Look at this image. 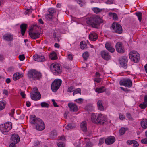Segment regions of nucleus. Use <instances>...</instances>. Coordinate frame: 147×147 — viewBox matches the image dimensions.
Here are the masks:
<instances>
[{"mask_svg":"<svg viewBox=\"0 0 147 147\" xmlns=\"http://www.w3.org/2000/svg\"><path fill=\"white\" fill-rule=\"evenodd\" d=\"M30 122L35 125V128L37 130L42 131L45 128V126L43 121L39 118H36L34 115L30 116Z\"/></svg>","mask_w":147,"mask_h":147,"instance_id":"1","label":"nucleus"},{"mask_svg":"<svg viewBox=\"0 0 147 147\" xmlns=\"http://www.w3.org/2000/svg\"><path fill=\"white\" fill-rule=\"evenodd\" d=\"M86 20L87 24L95 28H98L100 24L103 22V20L96 15L92 16L90 18H87Z\"/></svg>","mask_w":147,"mask_h":147,"instance_id":"2","label":"nucleus"},{"mask_svg":"<svg viewBox=\"0 0 147 147\" xmlns=\"http://www.w3.org/2000/svg\"><path fill=\"white\" fill-rule=\"evenodd\" d=\"M91 120L92 121L95 123H98L102 124L107 121V117L106 116L101 114H98L96 116L94 114L91 115Z\"/></svg>","mask_w":147,"mask_h":147,"instance_id":"3","label":"nucleus"},{"mask_svg":"<svg viewBox=\"0 0 147 147\" xmlns=\"http://www.w3.org/2000/svg\"><path fill=\"white\" fill-rule=\"evenodd\" d=\"M129 58L135 63L138 62L139 60L140 56L139 54L135 51H131L129 54Z\"/></svg>","mask_w":147,"mask_h":147,"instance_id":"4","label":"nucleus"},{"mask_svg":"<svg viewBox=\"0 0 147 147\" xmlns=\"http://www.w3.org/2000/svg\"><path fill=\"white\" fill-rule=\"evenodd\" d=\"M28 75L30 78L34 80L39 79L42 77L41 73L35 70H32L30 71L28 73Z\"/></svg>","mask_w":147,"mask_h":147,"instance_id":"5","label":"nucleus"},{"mask_svg":"<svg viewBox=\"0 0 147 147\" xmlns=\"http://www.w3.org/2000/svg\"><path fill=\"white\" fill-rule=\"evenodd\" d=\"M61 80L59 79H56L52 83L51 88L53 92H56L59 88L61 84Z\"/></svg>","mask_w":147,"mask_h":147,"instance_id":"6","label":"nucleus"},{"mask_svg":"<svg viewBox=\"0 0 147 147\" xmlns=\"http://www.w3.org/2000/svg\"><path fill=\"white\" fill-rule=\"evenodd\" d=\"M3 127L1 130L3 134H7L8 132L12 128V124L11 122H9L6 123L2 125Z\"/></svg>","mask_w":147,"mask_h":147,"instance_id":"7","label":"nucleus"},{"mask_svg":"<svg viewBox=\"0 0 147 147\" xmlns=\"http://www.w3.org/2000/svg\"><path fill=\"white\" fill-rule=\"evenodd\" d=\"M51 69L53 73L55 75H58L61 72L60 66L58 64L53 63L51 65Z\"/></svg>","mask_w":147,"mask_h":147,"instance_id":"8","label":"nucleus"},{"mask_svg":"<svg viewBox=\"0 0 147 147\" xmlns=\"http://www.w3.org/2000/svg\"><path fill=\"white\" fill-rule=\"evenodd\" d=\"M119 84L121 86H124L126 87L130 88L132 86V82L130 79L125 78L121 80Z\"/></svg>","mask_w":147,"mask_h":147,"instance_id":"9","label":"nucleus"},{"mask_svg":"<svg viewBox=\"0 0 147 147\" xmlns=\"http://www.w3.org/2000/svg\"><path fill=\"white\" fill-rule=\"evenodd\" d=\"M36 26L35 25L31 27L29 30V34L30 36L32 39H35L38 38L40 35V34L39 33H34L32 32L34 30L35 27H36Z\"/></svg>","mask_w":147,"mask_h":147,"instance_id":"10","label":"nucleus"},{"mask_svg":"<svg viewBox=\"0 0 147 147\" xmlns=\"http://www.w3.org/2000/svg\"><path fill=\"white\" fill-rule=\"evenodd\" d=\"M112 27L113 32L119 34L122 32V28L121 25L119 24L116 23H114L112 24Z\"/></svg>","mask_w":147,"mask_h":147,"instance_id":"11","label":"nucleus"},{"mask_svg":"<svg viewBox=\"0 0 147 147\" xmlns=\"http://www.w3.org/2000/svg\"><path fill=\"white\" fill-rule=\"evenodd\" d=\"M115 47L116 50L118 52L120 53H123L124 52L125 49L122 42H117L116 44Z\"/></svg>","mask_w":147,"mask_h":147,"instance_id":"12","label":"nucleus"},{"mask_svg":"<svg viewBox=\"0 0 147 147\" xmlns=\"http://www.w3.org/2000/svg\"><path fill=\"white\" fill-rule=\"evenodd\" d=\"M101 54L102 58L105 60H109L111 57L109 53L105 51H101Z\"/></svg>","mask_w":147,"mask_h":147,"instance_id":"13","label":"nucleus"},{"mask_svg":"<svg viewBox=\"0 0 147 147\" xmlns=\"http://www.w3.org/2000/svg\"><path fill=\"white\" fill-rule=\"evenodd\" d=\"M115 141V137L113 136H110L105 139V142L107 144L110 145L113 143Z\"/></svg>","mask_w":147,"mask_h":147,"instance_id":"14","label":"nucleus"},{"mask_svg":"<svg viewBox=\"0 0 147 147\" xmlns=\"http://www.w3.org/2000/svg\"><path fill=\"white\" fill-rule=\"evenodd\" d=\"M33 57L35 61L42 62L45 60V58L43 56L35 55H34Z\"/></svg>","mask_w":147,"mask_h":147,"instance_id":"15","label":"nucleus"},{"mask_svg":"<svg viewBox=\"0 0 147 147\" xmlns=\"http://www.w3.org/2000/svg\"><path fill=\"white\" fill-rule=\"evenodd\" d=\"M41 97V95L39 92L31 94V98L34 100H39L40 99Z\"/></svg>","mask_w":147,"mask_h":147,"instance_id":"16","label":"nucleus"},{"mask_svg":"<svg viewBox=\"0 0 147 147\" xmlns=\"http://www.w3.org/2000/svg\"><path fill=\"white\" fill-rule=\"evenodd\" d=\"M11 139L12 142L17 143L19 142L20 138L18 135L16 134H13L11 137Z\"/></svg>","mask_w":147,"mask_h":147,"instance_id":"17","label":"nucleus"},{"mask_svg":"<svg viewBox=\"0 0 147 147\" xmlns=\"http://www.w3.org/2000/svg\"><path fill=\"white\" fill-rule=\"evenodd\" d=\"M4 39L7 41H11L13 39V36L11 34H7L3 36Z\"/></svg>","mask_w":147,"mask_h":147,"instance_id":"18","label":"nucleus"},{"mask_svg":"<svg viewBox=\"0 0 147 147\" xmlns=\"http://www.w3.org/2000/svg\"><path fill=\"white\" fill-rule=\"evenodd\" d=\"M68 106L70 108V111H76L78 110V108L77 105L73 103H69Z\"/></svg>","mask_w":147,"mask_h":147,"instance_id":"19","label":"nucleus"},{"mask_svg":"<svg viewBox=\"0 0 147 147\" xmlns=\"http://www.w3.org/2000/svg\"><path fill=\"white\" fill-rule=\"evenodd\" d=\"M98 37V35L95 32H92L89 35V39L91 40L95 41Z\"/></svg>","mask_w":147,"mask_h":147,"instance_id":"20","label":"nucleus"},{"mask_svg":"<svg viewBox=\"0 0 147 147\" xmlns=\"http://www.w3.org/2000/svg\"><path fill=\"white\" fill-rule=\"evenodd\" d=\"M105 47L107 50L111 52H113L115 51V49L111 46L110 43H109L108 42H107L106 43Z\"/></svg>","mask_w":147,"mask_h":147,"instance_id":"21","label":"nucleus"},{"mask_svg":"<svg viewBox=\"0 0 147 147\" xmlns=\"http://www.w3.org/2000/svg\"><path fill=\"white\" fill-rule=\"evenodd\" d=\"M27 25L26 24H23L20 25V28L21 29V33L22 35L23 36L27 28Z\"/></svg>","mask_w":147,"mask_h":147,"instance_id":"22","label":"nucleus"},{"mask_svg":"<svg viewBox=\"0 0 147 147\" xmlns=\"http://www.w3.org/2000/svg\"><path fill=\"white\" fill-rule=\"evenodd\" d=\"M127 60L126 59H122L120 61V63L122 67L125 68L127 67Z\"/></svg>","mask_w":147,"mask_h":147,"instance_id":"23","label":"nucleus"},{"mask_svg":"<svg viewBox=\"0 0 147 147\" xmlns=\"http://www.w3.org/2000/svg\"><path fill=\"white\" fill-rule=\"evenodd\" d=\"M80 127L83 131L86 132L87 131V123L86 122H82L80 125Z\"/></svg>","mask_w":147,"mask_h":147,"instance_id":"24","label":"nucleus"},{"mask_svg":"<svg viewBox=\"0 0 147 147\" xmlns=\"http://www.w3.org/2000/svg\"><path fill=\"white\" fill-rule=\"evenodd\" d=\"M103 102L102 100H99L97 102V105L98 109L101 111H103L104 109L103 105Z\"/></svg>","mask_w":147,"mask_h":147,"instance_id":"25","label":"nucleus"},{"mask_svg":"<svg viewBox=\"0 0 147 147\" xmlns=\"http://www.w3.org/2000/svg\"><path fill=\"white\" fill-rule=\"evenodd\" d=\"M22 75L19 73L17 72L14 74L13 76V79L15 80H16L22 77Z\"/></svg>","mask_w":147,"mask_h":147,"instance_id":"26","label":"nucleus"},{"mask_svg":"<svg viewBox=\"0 0 147 147\" xmlns=\"http://www.w3.org/2000/svg\"><path fill=\"white\" fill-rule=\"evenodd\" d=\"M50 58L52 60L56 59L57 58L56 53L54 51L52 52L49 55Z\"/></svg>","mask_w":147,"mask_h":147,"instance_id":"27","label":"nucleus"},{"mask_svg":"<svg viewBox=\"0 0 147 147\" xmlns=\"http://www.w3.org/2000/svg\"><path fill=\"white\" fill-rule=\"evenodd\" d=\"M141 125L143 128L146 129L147 128V120L143 119L141 122Z\"/></svg>","mask_w":147,"mask_h":147,"instance_id":"28","label":"nucleus"},{"mask_svg":"<svg viewBox=\"0 0 147 147\" xmlns=\"http://www.w3.org/2000/svg\"><path fill=\"white\" fill-rule=\"evenodd\" d=\"M105 88L104 86H102L100 88H96L95 91L98 93H102L105 91Z\"/></svg>","mask_w":147,"mask_h":147,"instance_id":"29","label":"nucleus"},{"mask_svg":"<svg viewBox=\"0 0 147 147\" xmlns=\"http://www.w3.org/2000/svg\"><path fill=\"white\" fill-rule=\"evenodd\" d=\"M108 15L109 16L112 17L114 20H117V16L115 13L110 12L109 13Z\"/></svg>","mask_w":147,"mask_h":147,"instance_id":"30","label":"nucleus"},{"mask_svg":"<svg viewBox=\"0 0 147 147\" xmlns=\"http://www.w3.org/2000/svg\"><path fill=\"white\" fill-rule=\"evenodd\" d=\"M6 102L5 100L1 101V110H3L5 107Z\"/></svg>","mask_w":147,"mask_h":147,"instance_id":"31","label":"nucleus"},{"mask_svg":"<svg viewBox=\"0 0 147 147\" xmlns=\"http://www.w3.org/2000/svg\"><path fill=\"white\" fill-rule=\"evenodd\" d=\"M80 45V48L82 49H84L87 48V44L85 42L82 41L81 42Z\"/></svg>","mask_w":147,"mask_h":147,"instance_id":"32","label":"nucleus"},{"mask_svg":"<svg viewBox=\"0 0 147 147\" xmlns=\"http://www.w3.org/2000/svg\"><path fill=\"white\" fill-rule=\"evenodd\" d=\"M92 10L96 13H99L101 12L102 10V9H100L97 7L93 8L92 9Z\"/></svg>","mask_w":147,"mask_h":147,"instance_id":"33","label":"nucleus"},{"mask_svg":"<svg viewBox=\"0 0 147 147\" xmlns=\"http://www.w3.org/2000/svg\"><path fill=\"white\" fill-rule=\"evenodd\" d=\"M82 56L84 60H86L89 56L88 53L87 52H85L83 54Z\"/></svg>","mask_w":147,"mask_h":147,"instance_id":"34","label":"nucleus"},{"mask_svg":"<svg viewBox=\"0 0 147 147\" xmlns=\"http://www.w3.org/2000/svg\"><path fill=\"white\" fill-rule=\"evenodd\" d=\"M57 135V131L55 130H53L50 133V136L52 138H53L56 136Z\"/></svg>","mask_w":147,"mask_h":147,"instance_id":"35","label":"nucleus"},{"mask_svg":"<svg viewBox=\"0 0 147 147\" xmlns=\"http://www.w3.org/2000/svg\"><path fill=\"white\" fill-rule=\"evenodd\" d=\"M136 16H138L139 20L141 21L142 18V14L141 12H138L136 13Z\"/></svg>","mask_w":147,"mask_h":147,"instance_id":"36","label":"nucleus"},{"mask_svg":"<svg viewBox=\"0 0 147 147\" xmlns=\"http://www.w3.org/2000/svg\"><path fill=\"white\" fill-rule=\"evenodd\" d=\"M75 127V126L71 124H69L67 125L66 127V128L67 130H69V129L73 128Z\"/></svg>","mask_w":147,"mask_h":147,"instance_id":"37","label":"nucleus"},{"mask_svg":"<svg viewBox=\"0 0 147 147\" xmlns=\"http://www.w3.org/2000/svg\"><path fill=\"white\" fill-rule=\"evenodd\" d=\"M41 105L42 107H48L49 106V104L45 102H42L41 103Z\"/></svg>","mask_w":147,"mask_h":147,"instance_id":"38","label":"nucleus"},{"mask_svg":"<svg viewBox=\"0 0 147 147\" xmlns=\"http://www.w3.org/2000/svg\"><path fill=\"white\" fill-rule=\"evenodd\" d=\"M139 107L142 109H144L147 107V104L145 102L141 104L140 105Z\"/></svg>","mask_w":147,"mask_h":147,"instance_id":"39","label":"nucleus"},{"mask_svg":"<svg viewBox=\"0 0 147 147\" xmlns=\"http://www.w3.org/2000/svg\"><path fill=\"white\" fill-rule=\"evenodd\" d=\"M46 18L47 19H49V20L52 19L53 18V15L49 13L47 14L46 15Z\"/></svg>","mask_w":147,"mask_h":147,"instance_id":"40","label":"nucleus"},{"mask_svg":"<svg viewBox=\"0 0 147 147\" xmlns=\"http://www.w3.org/2000/svg\"><path fill=\"white\" fill-rule=\"evenodd\" d=\"M74 87L73 86H71L68 88L67 89V91L69 92H71L74 90Z\"/></svg>","mask_w":147,"mask_h":147,"instance_id":"41","label":"nucleus"},{"mask_svg":"<svg viewBox=\"0 0 147 147\" xmlns=\"http://www.w3.org/2000/svg\"><path fill=\"white\" fill-rule=\"evenodd\" d=\"M81 90L79 88H78L76 89L75 91H74L73 93V95H74L79 93L80 94H81Z\"/></svg>","mask_w":147,"mask_h":147,"instance_id":"42","label":"nucleus"},{"mask_svg":"<svg viewBox=\"0 0 147 147\" xmlns=\"http://www.w3.org/2000/svg\"><path fill=\"white\" fill-rule=\"evenodd\" d=\"M49 13L53 15L55 12V10L54 9L51 8L49 9Z\"/></svg>","mask_w":147,"mask_h":147,"instance_id":"43","label":"nucleus"},{"mask_svg":"<svg viewBox=\"0 0 147 147\" xmlns=\"http://www.w3.org/2000/svg\"><path fill=\"white\" fill-rule=\"evenodd\" d=\"M57 146L59 147H65V144L62 142H60L57 144Z\"/></svg>","mask_w":147,"mask_h":147,"instance_id":"44","label":"nucleus"},{"mask_svg":"<svg viewBox=\"0 0 147 147\" xmlns=\"http://www.w3.org/2000/svg\"><path fill=\"white\" fill-rule=\"evenodd\" d=\"M2 93L5 96H7L8 95V91L5 89L2 90Z\"/></svg>","mask_w":147,"mask_h":147,"instance_id":"45","label":"nucleus"},{"mask_svg":"<svg viewBox=\"0 0 147 147\" xmlns=\"http://www.w3.org/2000/svg\"><path fill=\"white\" fill-rule=\"evenodd\" d=\"M125 131V128H121L119 131L120 134L121 135H122L123 134Z\"/></svg>","mask_w":147,"mask_h":147,"instance_id":"46","label":"nucleus"},{"mask_svg":"<svg viewBox=\"0 0 147 147\" xmlns=\"http://www.w3.org/2000/svg\"><path fill=\"white\" fill-rule=\"evenodd\" d=\"M15 113V109H12L11 110L10 112L9 113V114L10 116L13 117V115Z\"/></svg>","mask_w":147,"mask_h":147,"instance_id":"47","label":"nucleus"},{"mask_svg":"<svg viewBox=\"0 0 147 147\" xmlns=\"http://www.w3.org/2000/svg\"><path fill=\"white\" fill-rule=\"evenodd\" d=\"M77 3L82 7L84 6L85 4L84 2L82 1L81 0H78Z\"/></svg>","mask_w":147,"mask_h":147,"instance_id":"48","label":"nucleus"},{"mask_svg":"<svg viewBox=\"0 0 147 147\" xmlns=\"http://www.w3.org/2000/svg\"><path fill=\"white\" fill-rule=\"evenodd\" d=\"M83 100L81 98H79L78 99H76L75 101L78 103H81L83 102Z\"/></svg>","mask_w":147,"mask_h":147,"instance_id":"49","label":"nucleus"},{"mask_svg":"<svg viewBox=\"0 0 147 147\" xmlns=\"http://www.w3.org/2000/svg\"><path fill=\"white\" fill-rule=\"evenodd\" d=\"M19 58L21 61L24 60L25 58V57L24 55H19Z\"/></svg>","mask_w":147,"mask_h":147,"instance_id":"50","label":"nucleus"},{"mask_svg":"<svg viewBox=\"0 0 147 147\" xmlns=\"http://www.w3.org/2000/svg\"><path fill=\"white\" fill-rule=\"evenodd\" d=\"M119 118L120 120H123L125 119V117L124 115L120 113L119 114Z\"/></svg>","mask_w":147,"mask_h":147,"instance_id":"51","label":"nucleus"},{"mask_svg":"<svg viewBox=\"0 0 147 147\" xmlns=\"http://www.w3.org/2000/svg\"><path fill=\"white\" fill-rule=\"evenodd\" d=\"M73 58V57L72 54H69L67 55V58L70 60H72Z\"/></svg>","mask_w":147,"mask_h":147,"instance_id":"52","label":"nucleus"},{"mask_svg":"<svg viewBox=\"0 0 147 147\" xmlns=\"http://www.w3.org/2000/svg\"><path fill=\"white\" fill-rule=\"evenodd\" d=\"M94 81L97 83H99L101 81V78H95L94 79Z\"/></svg>","mask_w":147,"mask_h":147,"instance_id":"53","label":"nucleus"},{"mask_svg":"<svg viewBox=\"0 0 147 147\" xmlns=\"http://www.w3.org/2000/svg\"><path fill=\"white\" fill-rule=\"evenodd\" d=\"M93 145V144L90 142H89L86 143V147H92Z\"/></svg>","mask_w":147,"mask_h":147,"instance_id":"54","label":"nucleus"},{"mask_svg":"<svg viewBox=\"0 0 147 147\" xmlns=\"http://www.w3.org/2000/svg\"><path fill=\"white\" fill-rule=\"evenodd\" d=\"M133 147H137L138 146V144L137 142L135 140L134 141L133 143Z\"/></svg>","mask_w":147,"mask_h":147,"instance_id":"55","label":"nucleus"},{"mask_svg":"<svg viewBox=\"0 0 147 147\" xmlns=\"http://www.w3.org/2000/svg\"><path fill=\"white\" fill-rule=\"evenodd\" d=\"M126 116L128 118L129 120H132V118L131 115L129 113H127L126 114Z\"/></svg>","mask_w":147,"mask_h":147,"instance_id":"56","label":"nucleus"},{"mask_svg":"<svg viewBox=\"0 0 147 147\" xmlns=\"http://www.w3.org/2000/svg\"><path fill=\"white\" fill-rule=\"evenodd\" d=\"M141 142L143 144H147V138L143 139L141 140Z\"/></svg>","mask_w":147,"mask_h":147,"instance_id":"57","label":"nucleus"},{"mask_svg":"<svg viewBox=\"0 0 147 147\" xmlns=\"http://www.w3.org/2000/svg\"><path fill=\"white\" fill-rule=\"evenodd\" d=\"M39 93L38 90V89L36 87H34L33 88V93Z\"/></svg>","mask_w":147,"mask_h":147,"instance_id":"58","label":"nucleus"},{"mask_svg":"<svg viewBox=\"0 0 147 147\" xmlns=\"http://www.w3.org/2000/svg\"><path fill=\"white\" fill-rule=\"evenodd\" d=\"M105 3L107 4H111L113 3V0H107Z\"/></svg>","mask_w":147,"mask_h":147,"instance_id":"59","label":"nucleus"},{"mask_svg":"<svg viewBox=\"0 0 147 147\" xmlns=\"http://www.w3.org/2000/svg\"><path fill=\"white\" fill-rule=\"evenodd\" d=\"M134 140H128L127 142V143L129 145H130L133 144V142H134Z\"/></svg>","mask_w":147,"mask_h":147,"instance_id":"60","label":"nucleus"},{"mask_svg":"<svg viewBox=\"0 0 147 147\" xmlns=\"http://www.w3.org/2000/svg\"><path fill=\"white\" fill-rule=\"evenodd\" d=\"M40 144V142L38 140H36L34 142V145H38Z\"/></svg>","mask_w":147,"mask_h":147,"instance_id":"61","label":"nucleus"},{"mask_svg":"<svg viewBox=\"0 0 147 147\" xmlns=\"http://www.w3.org/2000/svg\"><path fill=\"white\" fill-rule=\"evenodd\" d=\"M65 140V138L64 136H61L59 137V140H61L62 141H64Z\"/></svg>","mask_w":147,"mask_h":147,"instance_id":"62","label":"nucleus"},{"mask_svg":"<svg viewBox=\"0 0 147 147\" xmlns=\"http://www.w3.org/2000/svg\"><path fill=\"white\" fill-rule=\"evenodd\" d=\"M104 142V140L102 139H100L99 140V144L100 145H102L103 143Z\"/></svg>","mask_w":147,"mask_h":147,"instance_id":"63","label":"nucleus"},{"mask_svg":"<svg viewBox=\"0 0 147 147\" xmlns=\"http://www.w3.org/2000/svg\"><path fill=\"white\" fill-rule=\"evenodd\" d=\"M10 144L9 146V147H15V144L16 143H15L13 142H12Z\"/></svg>","mask_w":147,"mask_h":147,"instance_id":"64","label":"nucleus"}]
</instances>
